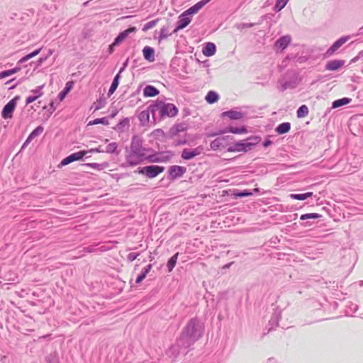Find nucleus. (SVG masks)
<instances>
[{"label":"nucleus","instance_id":"1","mask_svg":"<svg viewBox=\"0 0 363 363\" xmlns=\"http://www.w3.org/2000/svg\"><path fill=\"white\" fill-rule=\"evenodd\" d=\"M203 331V323L197 318H191L183 329L176 344L166 351L167 363H180L182 359V354L186 353L185 350L201 337Z\"/></svg>","mask_w":363,"mask_h":363},{"label":"nucleus","instance_id":"48","mask_svg":"<svg viewBox=\"0 0 363 363\" xmlns=\"http://www.w3.org/2000/svg\"><path fill=\"white\" fill-rule=\"evenodd\" d=\"M199 11V10H198V9L195 6V5L191 6L190 8H189L188 9H186L185 11L186 13L189 14V16L196 14Z\"/></svg>","mask_w":363,"mask_h":363},{"label":"nucleus","instance_id":"35","mask_svg":"<svg viewBox=\"0 0 363 363\" xmlns=\"http://www.w3.org/2000/svg\"><path fill=\"white\" fill-rule=\"evenodd\" d=\"M308 114V108L306 105H301L298 107L296 111V116L298 118H304Z\"/></svg>","mask_w":363,"mask_h":363},{"label":"nucleus","instance_id":"29","mask_svg":"<svg viewBox=\"0 0 363 363\" xmlns=\"http://www.w3.org/2000/svg\"><path fill=\"white\" fill-rule=\"evenodd\" d=\"M352 101V99L350 98L344 97L342 99H339L337 100H335L332 104V107L333 108H337L341 106H343L345 105H347L350 104Z\"/></svg>","mask_w":363,"mask_h":363},{"label":"nucleus","instance_id":"30","mask_svg":"<svg viewBox=\"0 0 363 363\" xmlns=\"http://www.w3.org/2000/svg\"><path fill=\"white\" fill-rule=\"evenodd\" d=\"M205 99L208 104H213L218 101L219 95L214 91H209L207 93Z\"/></svg>","mask_w":363,"mask_h":363},{"label":"nucleus","instance_id":"64","mask_svg":"<svg viewBox=\"0 0 363 363\" xmlns=\"http://www.w3.org/2000/svg\"><path fill=\"white\" fill-rule=\"evenodd\" d=\"M222 138H224L225 139V142L226 143H230V141L232 140L233 139V136H230V135H225V136H221Z\"/></svg>","mask_w":363,"mask_h":363},{"label":"nucleus","instance_id":"45","mask_svg":"<svg viewBox=\"0 0 363 363\" xmlns=\"http://www.w3.org/2000/svg\"><path fill=\"white\" fill-rule=\"evenodd\" d=\"M252 194H253V193L250 190L245 189V190L239 191L236 194V196L238 197H245V196H252Z\"/></svg>","mask_w":363,"mask_h":363},{"label":"nucleus","instance_id":"36","mask_svg":"<svg viewBox=\"0 0 363 363\" xmlns=\"http://www.w3.org/2000/svg\"><path fill=\"white\" fill-rule=\"evenodd\" d=\"M46 363H59L58 355L56 352L50 353L46 357Z\"/></svg>","mask_w":363,"mask_h":363},{"label":"nucleus","instance_id":"12","mask_svg":"<svg viewBox=\"0 0 363 363\" xmlns=\"http://www.w3.org/2000/svg\"><path fill=\"white\" fill-rule=\"evenodd\" d=\"M202 150L203 147L201 146H199L194 149L184 148L182 152L181 157L183 160H189L199 155Z\"/></svg>","mask_w":363,"mask_h":363},{"label":"nucleus","instance_id":"26","mask_svg":"<svg viewBox=\"0 0 363 363\" xmlns=\"http://www.w3.org/2000/svg\"><path fill=\"white\" fill-rule=\"evenodd\" d=\"M291 129V123L289 122H284L280 124H279L276 128L275 131L279 135L285 134L288 132H289Z\"/></svg>","mask_w":363,"mask_h":363},{"label":"nucleus","instance_id":"53","mask_svg":"<svg viewBox=\"0 0 363 363\" xmlns=\"http://www.w3.org/2000/svg\"><path fill=\"white\" fill-rule=\"evenodd\" d=\"M38 99V96H36L35 95L29 96L26 98V105L30 104L33 103V101H35Z\"/></svg>","mask_w":363,"mask_h":363},{"label":"nucleus","instance_id":"15","mask_svg":"<svg viewBox=\"0 0 363 363\" xmlns=\"http://www.w3.org/2000/svg\"><path fill=\"white\" fill-rule=\"evenodd\" d=\"M229 145V143H226L225 142L224 138L218 137L213 140L210 143V147L212 150H218L227 147Z\"/></svg>","mask_w":363,"mask_h":363},{"label":"nucleus","instance_id":"52","mask_svg":"<svg viewBox=\"0 0 363 363\" xmlns=\"http://www.w3.org/2000/svg\"><path fill=\"white\" fill-rule=\"evenodd\" d=\"M96 245H90L84 248V251L87 253L94 252L97 251V249L95 247Z\"/></svg>","mask_w":363,"mask_h":363},{"label":"nucleus","instance_id":"46","mask_svg":"<svg viewBox=\"0 0 363 363\" xmlns=\"http://www.w3.org/2000/svg\"><path fill=\"white\" fill-rule=\"evenodd\" d=\"M44 87V85L38 86L36 87V89L32 90L31 91L34 93L38 98L43 96V92L42 91L43 88Z\"/></svg>","mask_w":363,"mask_h":363},{"label":"nucleus","instance_id":"38","mask_svg":"<svg viewBox=\"0 0 363 363\" xmlns=\"http://www.w3.org/2000/svg\"><path fill=\"white\" fill-rule=\"evenodd\" d=\"M117 147H118V144L116 143H115V142L111 143L106 147L105 152L118 154V152H116Z\"/></svg>","mask_w":363,"mask_h":363},{"label":"nucleus","instance_id":"41","mask_svg":"<svg viewBox=\"0 0 363 363\" xmlns=\"http://www.w3.org/2000/svg\"><path fill=\"white\" fill-rule=\"evenodd\" d=\"M288 1L289 0H277L274 10L276 11H281L285 7Z\"/></svg>","mask_w":363,"mask_h":363},{"label":"nucleus","instance_id":"2","mask_svg":"<svg viewBox=\"0 0 363 363\" xmlns=\"http://www.w3.org/2000/svg\"><path fill=\"white\" fill-rule=\"evenodd\" d=\"M143 140L138 135H133L129 148L125 149V161L128 166L135 167L145 161L147 153L152 152V149L143 146Z\"/></svg>","mask_w":363,"mask_h":363},{"label":"nucleus","instance_id":"60","mask_svg":"<svg viewBox=\"0 0 363 363\" xmlns=\"http://www.w3.org/2000/svg\"><path fill=\"white\" fill-rule=\"evenodd\" d=\"M21 69L20 67L16 66V67L9 69L10 74L12 75L13 74L17 73Z\"/></svg>","mask_w":363,"mask_h":363},{"label":"nucleus","instance_id":"44","mask_svg":"<svg viewBox=\"0 0 363 363\" xmlns=\"http://www.w3.org/2000/svg\"><path fill=\"white\" fill-rule=\"evenodd\" d=\"M44 130V128L43 126L42 125H38V127H36L30 133V135L33 137V138H35L37 137L38 135H40Z\"/></svg>","mask_w":363,"mask_h":363},{"label":"nucleus","instance_id":"43","mask_svg":"<svg viewBox=\"0 0 363 363\" xmlns=\"http://www.w3.org/2000/svg\"><path fill=\"white\" fill-rule=\"evenodd\" d=\"M158 21H159V18H156L153 21L147 22L146 24L144 25V26L143 28V31L145 32V31L151 29L152 28H153L154 26H155L157 25Z\"/></svg>","mask_w":363,"mask_h":363},{"label":"nucleus","instance_id":"39","mask_svg":"<svg viewBox=\"0 0 363 363\" xmlns=\"http://www.w3.org/2000/svg\"><path fill=\"white\" fill-rule=\"evenodd\" d=\"M108 123H108V119L106 117H103V118H96L94 121H90L89 123V125H91L103 124V125H108Z\"/></svg>","mask_w":363,"mask_h":363},{"label":"nucleus","instance_id":"7","mask_svg":"<svg viewBox=\"0 0 363 363\" xmlns=\"http://www.w3.org/2000/svg\"><path fill=\"white\" fill-rule=\"evenodd\" d=\"M20 96H14L4 106L1 111V116L3 118L9 119L13 117V113L16 107L17 102L20 99Z\"/></svg>","mask_w":363,"mask_h":363},{"label":"nucleus","instance_id":"18","mask_svg":"<svg viewBox=\"0 0 363 363\" xmlns=\"http://www.w3.org/2000/svg\"><path fill=\"white\" fill-rule=\"evenodd\" d=\"M171 156H162L160 154H147L146 161L150 162H164L170 159Z\"/></svg>","mask_w":363,"mask_h":363},{"label":"nucleus","instance_id":"47","mask_svg":"<svg viewBox=\"0 0 363 363\" xmlns=\"http://www.w3.org/2000/svg\"><path fill=\"white\" fill-rule=\"evenodd\" d=\"M147 274L145 273V272L143 270L142 272L135 279V283L137 284H140L147 277Z\"/></svg>","mask_w":363,"mask_h":363},{"label":"nucleus","instance_id":"6","mask_svg":"<svg viewBox=\"0 0 363 363\" xmlns=\"http://www.w3.org/2000/svg\"><path fill=\"white\" fill-rule=\"evenodd\" d=\"M279 83L281 85V91H284L286 89L296 88L298 84V79L294 74H286L279 80Z\"/></svg>","mask_w":363,"mask_h":363},{"label":"nucleus","instance_id":"22","mask_svg":"<svg viewBox=\"0 0 363 363\" xmlns=\"http://www.w3.org/2000/svg\"><path fill=\"white\" fill-rule=\"evenodd\" d=\"M143 54L144 58L150 62H152L155 60V50L152 47L145 46L143 49Z\"/></svg>","mask_w":363,"mask_h":363},{"label":"nucleus","instance_id":"31","mask_svg":"<svg viewBox=\"0 0 363 363\" xmlns=\"http://www.w3.org/2000/svg\"><path fill=\"white\" fill-rule=\"evenodd\" d=\"M130 126V120L128 118H124L121 120L114 129L118 132H123L124 130V128H129Z\"/></svg>","mask_w":363,"mask_h":363},{"label":"nucleus","instance_id":"10","mask_svg":"<svg viewBox=\"0 0 363 363\" xmlns=\"http://www.w3.org/2000/svg\"><path fill=\"white\" fill-rule=\"evenodd\" d=\"M351 38L350 35H345L335 41L333 44L327 50L325 55L330 57L333 55L342 45Z\"/></svg>","mask_w":363,"mask_h":363},{"label":"nucleus","instance_id":"19","mask_svg":"<svg viewBox=\"0 0 363 363\" xmlns=\"http://www.w3.org/2000/svg\"><path fill=\"white\" fill-rule=\"evenodd\" d=\"M281 318V311L276 310L272 314L269 321V329L268 331L272 330L275 327L278 326L279 321Z\"/></svg>","mask_w":363,"mask_h":363},{"label":"nucleus","instance_id":"24","mask_svg":"<svg viewBox=\"0 0 363 363\" xmlns=\"http://www.w3.org/2000/svg\"><path fill=\"white\" fill-rule=\"evenodd\" d=\"M159 94L160 91L152 85H147L143 89V95L146 97L156 96Z\"/></svg>","mask_w":363,"mask_h":363},{"label":"nucleus","instance_id":"59","mask_svg":"<svg viewBox=\"0 0 363 363\" xmlns=\"http://www.w3.org/2000/svg\"><path fill=\"white\" fill-rule=\"evenodd\" d=\"M227 151L229 152H237L235 143L232 145H230V143H229V145L228 146V148H227Z\"/></svg>","mask_w":363,"mask_h":363},{"label":"nucleus","instance_id":"14","mask_svg":"<svg viewBox=\"0 0 363 363\" xmlns=\"http://www.w3.org/2000/svg\"><path fill=\"white\" fill-rule=\"evenodd\" d=\"M345 61L343 60H333L325 65V69L328 71H337L344 66Z\"/></svg>","mask_w":363,"mask_h":363},{"label":"nucleus","instance_id":"51","mask_svg":"<svg viewBox=\"0 0 363 363\" xmlns=\"http://www.w3.org/2000/svg\"><path fill=\"white\" fill-rule=\"evenodd\" d=\"M363 57V50H361L360 52H359V53L357 54V56H355L354 57H353L351 60H350V64H352V63H355L356 62H357L358 60H359L360 59H362Z\"/></svg>","mask_w":363,"mask_h":363},{"label":"nucleus","instance_id":"20","mask_svg":"<svg viewBox=\"0 0 363 363\" xmlns=\"http://www.w3.org/2000/svg\"><path fill=\"white\" fill-rule=\"evenodd\" d=\"M151 104L147 107V110L141 111L138 115V119L142 125H145L149 122L150 115H152Z\"/></svg>","mask_w":363,"mask_h":363},{"label":"nucleus","instance_id":"28","mask_svg":"<svg viewBox=\"0 0 363 363\" xmlns=\"http://www.w3.org/2000/svg\"><path fill=\"white\" fill-rule=\"evenodd\" d=\"M121 77V76L120 75V73H117L115 75V77L112 81V83L111 84V86L108 89V96L112 95L117 89V88L119 85V81H120Z\"/></svg>","mask_w":363,"mask_h":363},{"label":"nucleus","instance_id":"5","mask_svg":"<svg viewBox=\"0 0 363 363\" xmlns=\"http://www.w3.org/2000/svg\"><path fill=\"white\" fill-rule=\"evenodd\" d=\"M165 168L163 166L159 165H147L143 167H139L135 172L139 174L144 175L149 179H152L158 176L160 173L164 171Z\"/></svg>","mask_w":363,"mask_h":363},{"label":"nucleus","instance_id":"61","mask_svg":"<svg viewBox=\"0 0 363 363\" xmlns=\"http://www.w3.org/2000/svg\"><path fill=\"white\" fill-rule=\"evenodd\" d=\"M117 45H114V42H113L108 47V52L109 55L112 54L114 51V48L115 47H116Z\"/></svg>","mask_w":363,"mask_h":363},{"label":"nucleus","instance_id":"49","mask_svg":"<svg viewBox=\"0 0 363 363\" xmlns=\"http://www.w3.org/2000/svg\"><path fill=\"white\" fill-rule=\"evenodd\" d=\"M211 0H201L200 1L195 4V6L198 10H201L205 5L209 3Z\"/></svg>","mask_w":363,"mask_h":363},{"label":"nucleus","instance_id":"50","mask_svg":"<svg viewBox=\"0 0 363 363\" xmlns=\"http://www.w3.org/2000/svg\"><path fill=\"white\" fill-rule=\"evenodd\" d=\"M140 255V252H130L127 256V259L128 262L134 261L138 256Z\"/></svg>","mask_w":363,"mask_h":363},{"label":"nucleus","instance_id":"13","mask_svg":"<svg viewBox=\"0 0 363 363\" xmlns=\"http://www.w3.org/2000/svg\"><path fill=\"white\" fill-rule=\"evenodd\" d=\"M237 109H230L221 113L222 117H228L231 120H240L245 116V113Z\"/></svg>","mask_w":363,"mask_h":363},{"label":"nucleus","instance_id":"56","mask_svg":"<svg viewBox=\"0 0 363 363\" xmlns=\"http://www.w3.org/2000/svg\"><path fill=\"white\" fill-rule=\"evenodd\" d=\"M9 76H11V74H10L9 69L4 70V71L0 72V79H4L7 77H9Z\"/></svg>","mask_w":363,"mask_h":363},{"label":"nucleus","instance_id":"9","mask_svg":"<svg viewBox=\"0 0 363 363\" xmlns=\"http://www.w3.org/2000/svg\"><path fill=\"white\" fill-rule=\"evenodd\" d=\"M87 154L86 150H81L77 152L72 153L65 158H64L60 164V166H66L73 162L83 160L84 157Z\"/></svg>","mask_w":363,"mask_h":363},{"label":"nucleus","instance_id":"25","mask_svg":"<svg viewBox=\"0 0 363 363\" xmlns=\"http://www.w3.org/2000/svg\"><path fill=\"white\" fill-rule=\"evenodd\" d=\"M267 18V15H264V16H262L261 17V19L259 22L257 23H238L236 25V28L240 30H242L243 29H245V28H252L256 25H260L262 23V22L266 19Z\"/></svg>","mask_w":363,"mask_h":363},{"label":"nucleus","instance_id":"11","mask_svg":"<svg viewBox=\"0 0 363 363\" xmlns=\"http://www.w3.org/2000/svg\"><path fill=\"white\" fill-rule=\"evenodd\" d=\"M191 21V18L189 14H186L185 11L181 13L178 17V21L177 22L176 27L173 31L174 33H176L179 30L184 29L186 28Z\"/></svg>","mask_w":363,"mask_h":363},{"label":"nucleus","instance_id":"21","mask_svg":"<svg viewBox=\"0 0 363 363\" xmlns=\"http://www.w3.org/2000/svg\"><path fill=\"white\" fill-rule=\"evenodd\" d=\"M291 38L289 35L281 36L275 43V46L281 50H284L291 43Z\"/></svg>","mask_w":363,"mask_h":363},{"label":"nucleus","instance_id":"57","mask_svg":"<svg viewBox=\"0 0 363 363\" xmlns=\"http://www.w3.org/2000/svg\"><path fill=\"white\" fill-rule=\"evenodd\" d=\"M129 59H126V60L123 63V66L119 69V72L118 73H120V74L125 69L128 65Z\"/></svg>","mask_w":363,"mask_h":363},{"label":"nucleus","instance_id":"58","mask_svg":"<svg viewBox=\"0 0 363 363\" xmlns=\"http://www.w3.org/2000/svg\"><path fill=\"white\" fill-rule=\"evenodd\" d=\"M86 152H87V153L88 152H105V150H101V147H99L96 148L90 149L89 150H87Z\"/></svg>","mask_w":363,"mask_h":363},{"label":"nucleus","instance_id":"16","mask_svg":"<svg viewBox=\"0 0 363 363\" xmlns=\"http://www.w3.org/2000/svg\"><path fill=\"white\" fill-rule=\"evenodd\" d=\"M247 132V130L245 125H242L240 127L228 126L225 128L223 130H220V133L224 134L226 133H231L234 134H242L246 133Z\"/></svg>","mask_w":363,"mask_h":363},{"label":"nucleus","instance_id":"55","mask_svg":"<svg viewBox=\"0 0 363 363\" xmlns=\"http://www.w3.org/2000/svg\"><path fill=\"white\" fill-rule=\"evenodd\" d=\"M270 136H268L263 142V146L267 147L272 144V141L269 139Z\"/></svg>","mask_w":363,"mask_h":363},{"label":"nucleus","instance_id":"3","mask_svg":"<svg viewBox=\"0 0 363 363\" xmlns=\"http://www.w3.org/2000/svg\"><path fill=\"white\" fill-rule=\"evenodd\" d=\"M152 117L154 123L165 117H174L178 113L177 106L170 103L157 100L151 104Z\"/></svg>","mask_w":363,"mask_h":363},{"label":"nucleus","instance_id":"27","mask_svg":"<svg viewBox=\"0 0 363 363\" xmlns=\"http://www.w3.org/2000/svg\"><path fill=\"white\" fill-rule=\"evenodd\" d=\"M74 82L72 81L67 82L65 88L58 94V99L60 101H63L70 90L72 89Z\"/></svg>","mask_w":363,"mask_h":363},{"label":"nucleus","instance_id":"37","mask_svg":"<svg viewBox=\"0 0 363 363\" xmlns=\"http://www.w3.org/2000/svg\"><path fill=\"white\" fill-rule=\"evenodd\" d=\"M82 165L83 166H86V167H91V168L98 169V170H102L105 167H106L107 164L106 163H101V164H99V163H84Z\"/></svg>","mask_w":363,"mask_h":363},{"label":"nucleus","instance_id":"33","mask_svg":"<svg viewBox=\"0 0 363 363\" xmlns=\"http://www.w3.org/2000/svg\"><path fill=\"white\" fill-rule=\"evenodd\" d=\"M179 254V252H177L176 254H174L172 257H171L169 259L167 264V267L169 272H171L173 270V269L174 268V267L177 264Z\"/></svg>","mask_w":363,"mask_h":363},{"label":"nucleus","instance_id":"17","mask_svg":"<svg viewBox=\"0 0 363 363\" xmlns=\"http://www.w3.org/2000/svg\"><path fill=\"white\" fill-rule=\"evenodd\" d=\"M135 30V27H130L128 29L121 32L114 39V45H119L123 40H124L130 33Z\"/></svg>","mask_w":363,"mask_h":363},{"label":"nucleus","instance_id":"62","mask_svg":"<svg viewBox=\"0 0 363 363\" xmlns=\"http://www.w3.org/2000/svg\"><path fill=\"white\" fill-rule=\"evenodd\" d=\"M152 264H149L143 270L145 272V273L148 274L150 272V270L152 269Z\"/></svg>","mask_w":363,"mask_h":363},{"label":"nucleus","instance_id":"42","mask_svg":"<svg viewBox=\"0 0 363 363\" xmlns=\"http://www.w3.org/2000/svg\"><path fill=\"white\" fill-rule=\"evenodd\" d=\"M171 33L168 31V28L166 26H163L160 29V35H159V40L161 41L163 39L167 38L168 36H169Z\"/></svg>","mask_w":363,"mask_h":363},{"label":"nucleus","instance_id":"54","mask_svg":"<svg viewBox=\"0 0 363 363\" xmlns=\"http://www.w3.org/2000/svg\"><path fill=\"white\" fill-rule=\"evenodd\" d=\"M105 100L104 99H101L100 98L99 100H98V105L96 106V110H99L100 108H101L102 107H104L105 106Z\"/></svg>","mask_w":363,"mask_h":363},{"label":"nucleus","instance_id":"4","mask_svg":"<svg viewBox=\"0 0 363 363\" xmlns=\"http://www.w3.org/2000/svg\"><path fill=\"white\" fill-rule=\"evenodd\" d=\"M261 141L259 136H250L245 140H239L235 143L237 152H247L251 150Z\"/></svg>","mask_w":363,"mask_h":363},{"label":"nucleus","instance_id":"34","mask_svg":"<svg viewBox=\"0 0 363 363\" xmlns=\"http://www.w3.org/2000/svg\"><path fill=\"white\" fill-rule=\"evenodd\" d=\"M41 50V48L37 49L34 50L33 52L26 55V56L23 57L21 59L19 60L18 62V64H23L28 61V60L34 57L35 56L38 55Z\"/></svg>","mask_w":363,"mask_h":363},{"label":"nucleus","instance_id":"8","mask_svg":"<svg viewBox=\"0 0 363 363\" xmlns=\"http://www.w3.org/2000/svg\"><path fill=\"white\" fill-rule=\"evenodd\" d=\"M186 168L179 165H172L169 167L167 177L171 181H174L183 177L186 173Z\"/></svg>","mask_w":363,"mask_h":363},{"label":"nucleus","instance_id":"40","mask_svg":"<svg viewBox=\"0 0 363 363\" xmlns=\"http://www.w3.org/2000/svg\"><path fill=\"white\" fill-rule=\"evenodd\" d=\"M322 216L320 214L316 213H311L301 215L300 216V220H308V218H320Z\"/></svg>","mask_w":363,"mask_h":363},{"label":"nucleus","instance_id":"32","mask_svg":"<svg viewBox=\"0 0 363 363\" xmlns=\"http://www.w3.org/2000/svg\"><path fill=\"white\" fill-rule=\"evenodd\" d=\"M313 196V192H306L303 194H291L290 198L295 200L303 201Z\"/></svg>","mask_w":363,"mask_h":363},{"label":"nucleus","instance_id":"63","mask_svg":"<svg viewBox=\"0 0 363 363\" xmlns=\"http://www.w3.org/2000/svg\"><path fill=\"white\" fill-rule=\"evenodd\" d=\"M55 109H56V107L55 106L54 101L50 102V109H49L50 113H52L55 111Z\"/></svg>","mask_w":363,"mask_h":363},{"label":"nucleus","instance_id":"23","mask_svg":"<svg viewBox=\"0 0 363 363\" xmlns=\"http://www.w3.org/2000/svg\"><path fill=\"white\" fill-rule=\"evenodd\" d=\"M216 52V46L213 43H206L202 52L206 57L213 56Z\"/></svg>","mask_w":363,"mask_h":363}]
</instances>
